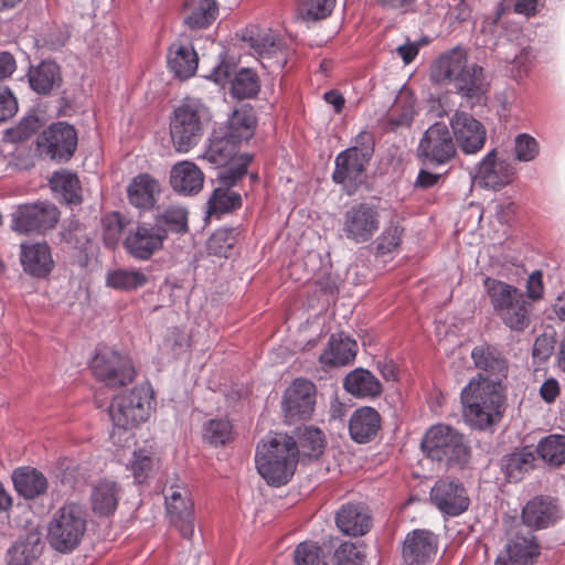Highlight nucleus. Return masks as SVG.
Here are the masks:
<instances>
[{
  "label": "nucleus",
  "instance_id": "a211bd4d",
  "mask_svg": "<svg viewBox=\"0 0 565 565\" xmlns=\"http://www.w3.org/2000/svg\"><path fill=\"white\" fill-rule=\"evenodd\" d=\"M167 230L160 224L140 223L124 241L127 252L136 259L147 260L163 247Z\"/></svg>",
  "mask_w": 565,
  "mask_h": 565
},
{
  "label": "nucleus",
  "instance_id": "6ab92c4d",
  "mask_svg": "<svg viewBox=\"0 0 565 565\" xmlns=\"http://www.w3.org/2000/svg\"><path fill=\"white\" fill-rule=\"evenodd\" d=\"M471 358L478 369V374L470 381L504 387L502 382L508 375V363L495 348L490 345L476 347L471 352Z\"/></svg>",
  "mask_w": 565,
  "mask_h": 565
},
{
  "label": "nucleus",
  "instance_id": "6e6d98bb",
  "mask_svg": "<svg viewBox=\"0 0 565 565\" xmlns=\"http://www.w3.org/2000/svg\"><path fill=\"white\" fill-rule=\"evenodd\" d=\"M414 103L409 98L403 102V96H399L388 113L387 121L392 129L398 127H409L414 119Z\"/></svg>",
  "mask_w": 565,
  "mask_h": 565
},
{
  "label": "nucleus",
  "instance_id": "49530a36",
  "mask_svg": "<svg viewBox=\"0 0 565 565\" xmlns=\"http://www.w3.org/2000/svg\"><path fill=\"white\" fill-rule=\"evenodd\" d=\"M536 452L544 462L559 467L565 462V436L550 435L543 438L536 447Z\"/></svg>",
  "mask_w": 565,
  "mask_h": 565
},
{
  "label": "nucleus",
  "instance_id": "2f4dec72",
  "mask_svg": "<svg viewBox=\"0 0 565 565\" xmlns=\"http://www.w3.org/2000/svg\"><path fill=\"white\" fill-rule=\"evenodd\" d=\"M204 174L199 167L190 161L175 163L170 172V184L179 193L193 195L203 188Z\"/></svg>",
  "mask_w": 565,
  "mask_h": 565
},
{
  "label": "nucleus",
  "instance_id": "338daca9",
  "mask_svg": "<svg viewBox=\"0 0 565 565\" xmlns=\"http://www.w3.org/2000/svg\"><path fill=\"white\" fill-rule=\"evenodd\" d=\"M40 126V120L35 115L25 116L19 125L14 128L13 134L15 135L17 140H25L32 134H34Z\"/></svg>",
  "mask_w": 565,
  "mask_h": 565
},
{
  "label": "nucleus",
  "instance_id": "ea45409f",
  "mask_svg": "<svg viewBox=\"0 0 565 565\" xmlns=\"http://www.w3.org/2000/svg\"><path fill=\"white\" fill-rule=\"evenodd\" d=\"M343 386L348 393L358 397H375L382 392L380 381L365 369L351 371L344 377Z\"/></svg>",
  "mask_w": 565,
  "mask_h": 565
},
{
  "label": "nucleus",
  "instance_id": "09e8293b",
  "mask_svg": "<svg viewBox=\"0 0 565 565\" xmlns=\"http://www.w3.org/2000/svg\"><path fill=\"white\" fill-rule=\"evenodd\" d=\"M335 0H299L297 18L306 22H316L329 17Z\"/></svg>",
  "mask_w": 565,
  "mask_h": 565
},
{
  "label": "nucleus",
  "instance_id": "7c9ffc66",
  "mask_svg": "<svg viewBox=\"0 0 565 565\" xmlns=\"http://www.w3.org/2000/svg\"><path fill=\"white\" fill-rule=\"evenodd\" d=\"M514 174L511 164L495 161V150L490 151L486 158L479 163L476 178L486 186L498 190L510 183Z\"/></svg>",
  "mask_w": 565,
  "mask_h": 565
},
{
  "label": "nucleus",
  "instance_id": "f3484780",
  "mask_svg": "<svg viewBox=\"0 0 565 565\" xmlns=\"http://www.w3.org/2000/svg\"><path fill=\"white\" fill-rule=\"evenodd\" d=\"M281 405L288 423L310 418L316 405L315 384L305 379H296L285 391Z\"/></svg>",
  "mask_w": 565,
  "mask_h": 565
},
{
  "label": "nucleus",
  "instance_id": "f704fd0d",
  "mask_svg": "<svg viewBox=\"0 0 565 565\" xmlns=\"http://www.w3.org/2000/svg\"><path fill=\"white\" fill-rule=\"evenodd\" d=\"M159 192L158 181L148 173L135 177L127 188L129 203L140 210L151 209Z\"/></svg>",
  "mask_w": 565,
  "mask_h": 565
},
{
  "label": "nucleus",
  "instance_id": "de8ad7c7",
  "mask_svg": "<svg viewBox=\"0 0 565 565\" xmlns=\"http://www.w3.org/2000/svg\"><path fill=\"white\" fill-rule=\"evenodd\" d=\"M107 286L120 290H134L145 286L148 277L137 269H117L107 275Z\"/></svg>",
  "mask_w": 565,
  "mask_h": 565
},
{
  "label": "nucleus",
  "instance_id": "20e7f679",
  "mask_svg": "<svg viewBox=\"0 0 565 565\" xmlns=\"http://www.w3.org/2000/svg\"><path fill=\"white\" fill-rule=\"evenodd\" d=\"M88 514L84 505L66 502L52 515L47 525V542L58 553L76 550L86 533Z\"/></svg>",
  "mask_w": 565,
  "mask_h": 565
},
{
  "label": "nucleus",
  "instance_id": "39448f33",
  "mask_svg": "<svg viewBox=\"0 0 565 565\" xmlns=\"http://www.w3.org/2000/svg\"><path fill=\"white\" fill-rule=\"evenodd\" d=\"M422 448L431 460L444 462L447 467L463 468L470 459V447L463 435L444 424L427 430Z\"/></svg>",
  "mask_w": 565,
  "mask_h": 565
},
{
  "label": "nucleus",
  "instance_id": "0e129e2a",
  "mask_svg": "<svg viewBox=\"0 0 565 565\" xmlns=\"http://www.w3.org/2000/svg\"><path fill=\"white\" fill-rule=\"evenodd\" d=\"M18 111V100L8 87H0V122L12 118Z\"/></svg>",
  "mask_w": 565,
  "mask_h": 565
},
{
  "label": "nucleus",
  "instance_id": "a878e982",
  "mask_svg": "<svg viewBox=\"0 0 565 565\" xmlns=\"http://www.w3.org/2000/svg\"><path fill=\"white\" fill-rule=\"evenodd\" d=\"M237 146L238 143L224 132L214 131L210 139V145L203 154V159L215 167L228 166L226 169H231L235 167L243 157H248L247 154L237 157Z\"/></svg>",
  "mask_w": 565,
  "mask_h": 565
},
{
  "label": "nucleus",
  "instance_id": "5fc2aeb1",
  "mask_svg": "<svg viewBox=\"0 0 565 565\" xmlns=\"http://www.w3.org/2000/svg\"><path fill=\"white\" fill-rule=\"evenodd\" d=\"M175 233L188 231V213L183 207L170 206L157 216L156 223Z\"/></svg>",
  "mask_w": 565,
  "mask_h": 565
},
{
  "label": "nucleus",
  "instance_id": "dca6fc26",
  "mask_svg": "<svg viewBox=\"0 0 565 565\" xmlns=\"http://www.w3.org/2000/svg\"><path fill=\"white\" fill-rule=\"evenodd\" d=\"M167 513L170 522L184 539L194 533V504L190 491L183 486L171 484L164 489Z\"/></svg>",
  "mask_w": 565,
  "mask_h": 565
},
{
  "label": "nucleus",
  "instance_id": "4d7b16f0",
  "mask_svg": "<svg viewBox=\"0 0 565 565\" xmlns=\"http://www.w3.org/2000/svg\"><path fill=\"white\" fill-rule=\"evenodd\" d=\"M296 565H327L321 547L312 542L300 543L294 552Z\"/></svg>",
  "mask_w": 565,
  "mask_h": 565
},
{
  "label": "nucleus",
  "instance_id": "5701e85b",
  "mask_svg": "<svg viewBox=\"0 0 565 565\" xmlns=\"http://www.w3.org/2000/svg\"><path fill=\"white\" fill-rule=\"evenodd\" d=\"M438 547L437 536L427 530H415L404 540L402 555L407 565H427Z\"/></svg>",
  "mask_w": 565,
  "mask_h": 565
},
{
  "label": "nucleus",
  "instance_id": "6e6552de",
  "mask_svg": "<svg viewBox=\"0 0 565 565\" xmlns=\"http://www.w3.org/2000/svg\"><path fill=\"white\" fill-rule=\"evenodd\" d=\"M90 367L98 381L113 388L125 386L135 377L130 359L109 348L97 350Z\"/></svg>",
  "mask_w": 565,
  "mask_h": 565
},
{
  "label": "nucleus",
  "instance_id": "603ef678",
  "mask_svg": "<svg viewBox=\"0 0 565 565\" xmlns=\"http://www.w3.org/2000/svg\"><path fill=\"white\" fill-rule=\"evenodd\" d=\"M237 235L238 233L235 228H220L215 231L207 241L210 254L227 258L237 243Z\"/></svg>",
  "mask_w": 565,
  "mask_h": 565
},
{
  "label": "nucleus",
  "instance_id": "a19ab883",
  "mask_svg": "<svg viewBox=\"0 0 565 565\" xmlns=\"http://www.w3.org/2000/svg\"><path fill=\"white\" fill-rule=\"evenodd\" d=\"M120 489L116 482L100 481L90 494L92 509L99 516H109L115 512L119 501Z\"/></svg>",
  "mask_w": 565,
  "mask_h": 565
},
{
  "label": "nucleus",
  "instance_id": "37998d69",
  "mask_svg": "<svg viewBox=\"0 0 565 565\" xmlns=\"http://www.w3.org/2000/svg\"><path fill=\"white\" fill-rule=\"evenodd\" d=\"M297 444V459H317L324 449L323 433L316 427H305L300 433Z\"/></svg>",
  "mask_w": 565,
  "mask_h": 565
},
{
  "label": "nucleus",
  "instance_id": "ddd939ff",
  "mask_svg": "<svg viewBox=\"0 0 565 565\" xmlns=\"http://www.w3.org/2000/svg\"><path fill=\"white\" fill-rule=\"evenodd\" d=\"M250 160V157H243L235 167L218 172L220 185L213 191L207 203L210 215L227 213L242 205L241 195L231 191V188L246 174Z\"/></svg>",
  "mask_w": 565,
  "mask_h": 565
},
{
  "label": "nucleus",
  "instance_id": "4c0bfd02",
  "mask_svg": "<svg viewBox=\"0 0 565 565\" xmlns=\"http://www.w3.org/2000/svg\"><path fill=\"white\" fill-rule=\"evenodd\" d=\"M12 481L17 492L25 499H34L47 490L45 476L36 469L24 467L15 469Z\"/></svg>",
  "mask_w": 565,
  "mask_h": 565
},
{
  "label": "nucleus",
  "instance_id": "b1692460",
  "mask_svg": "<svg viewBox=\"0 0 565 565\" xmlns=\"http://www.w3.org/2000/svg\"><path fill=\"white\" fill-rule=\"evenodd\" d=\"M469 66L468 55L461 47H454L440 54L430 65V78L439 85L455 84Z\"/></svg>",
  "mask_w": 565,
  "mask_h": 565
},
{
  "label": "nucleus",
  "instance_id": "58836bf2",
  "mask_svg": "<svg viewBox=\"0 0 565 565\" xmlns=\"http://www.w3.org/2000/svg\"><path fill=\"white\" fill-rule=\"evenodd\" d=\"M256 122L254 109L244 105L233 111L224 134L239 145L254 136Z\"/></svg>",
  "mask_w": 565,
  "mask_h": 565
},
{
  "label": "nucleus",
  "instance_id": "c85d7f7f",
  "mask_svg": "<svg viewBox=\"0 0 565 565\" xmlns=\"http://www.w3.org/2000/svg\"><path fill=\"white\" fill-rule=\"evenodd\" d=\"M381 428V416L372 407L364 406L355 409L349 420L351 438L359 444L371 441Z\"/></svg>",
  "mask_w": 565,
  "mask_h": 565
},
{
  "label": "nucleus",
  "instance_id": "052dcab7",
  "mask_svg": "<svg viewBox=\"0 0 565 565\" xmlns=\"http://www.w3.org/2000/svg\"><path fill=\"white\" fill-rule=\"evenodd\" d=\"M364 555L352 543L341 544L334 552V565H363Z\"/></svg>",
  "mask_w": 565,
  "mask_h": 565
},
{
  "label": "nucleus",
  "instance_id": "f03ea898",
  "mask_svg": "<svg viewBox=\"0 0 565 565\" xmlns=\"http://www.w3.org/2000/svg\"><path fill=\"white\" fill-rule=\"evenodd\" d=\"M460 398L463 418L473 429L488 430L501 422L505 411L504 387L469 381Z\"/></svg>",
  "mask_w": 565,
  "mask_h": 565
},
{
  "label": "nucleus",
  "instance_id": "8fccbe9b",
  "mask_svg": "<svg viewBox=\"0 0 565 565\" xmlns=\"http://www.w3.org/2000/svg\"><path fill=\"white\" fill-rule=\"evenodd\" d=\"M217 11L215 0H200L191 13L184 18V22L191 29H204L216 19Z\"/></svg>",
  "mask_w": 565,
  "mask_h": 565
},
{
  "label": "nucleus",
  "instance_id": "cd10ccee",
  "mask_svg": "<svg viewBox=\"0 0 565 565\" xmlns=\"http://www.w3.org/2000/svg\"><path fill=\"white\" fill-rule=\"evenodd\" d=\"M21 264L25 273L34 277H45L54 266L51 248L46 243L22 244Z\"/></svg>",
  "mask_w": 565,
  "mask_h": 565
},
{
  "label": "nucleus",
  "instance_id": "bf43d9fd",
  "mask_svg": "<svg viewBox=\"0 0 565 565\" xmlns=\"http://www.w3.org/2000/svg\"><path fill=\"white\" fill-rule=\"evenodd\" d=\"M153 468V458L146 454V451L140 450L134 452L130 469L137 483H143L152 473Z\"/></svg>",
  "mask_w": 565,
  "mask_h": 565
},
{
  "label": "nucleus",
  "instance_id": "9d476101",
  "mask_svg": "<svg viewBox=\"0 0 565 565\" xmlns=\"http://www.w3.org/2000/svg\"><path fill=\"white\" fill-rule=\"evenodd\" d=\"M13 231L43 234L55 227L60 218L57 207L49 202L19 205L12 213Z\"/></svg>",
  "mask_w": 565,
  "mask_h": 565
},
{
  "label": "nucleus",
  "instance_id": "c756f323",
  "mask_svg": "<svg viewBox=\"0 0 565 565\" xmlns=\"http://www.w3.org/2000/svg\"><path fill=\"white\" fill-rule=\"evenodd\" d=\"M337 526L347 535H364L371 527L369 510L361 503L343 505L335 516Z\"/></svg>",
  "mask_w": 565,
  "mask_h": 565
},
{
  "label": "nucleus",
  "instance_id": "412c9836",
  "mask_svg": "<svg viewBox=\"0 0 565 565\" xmlns=\"http://www.w3.org/2000/svg\"><path fill=\"white\" fill-rule=\"evenodd\" d=\"M433 503L445 514L463 513L470 503L463 484L456 479H439L430 490Z\"/></svg>",
  "mask_w": 565,
  "mask_h": 565
},
{
  "label": "nucleus",
  "instance_id": "69168bd1",
  "mask_svg": "<svg viewBox=\"0 0 565 565\" xmlns=\"http://www.w3.org/2000/svg\"><path fill=\"white\" fill-rule=\"evenodd\" d=\"M526 298L534 302L541 300L544 296V285L542 273L536 270L533 271L526 279V291L524 292Z\"/></svg>",
  "mask_w": 565,
  "mask_h": 565
},
{
  "label": "nucleus",
  "instance_id": "3c124183",
  "mask_svg": "<svg viewBox=\"0 0 565 565\" xmlns=\"http://www.w3.org/2000/svg\"><path fill=\"white\" fill-rule=\"evenodd\" d=\"M128 221L118 212H113L102 218V237L105 246L115 248L122 237Z\"/></svg>",
  "mask_w": 565,
  "mask_h": 565
},
{
  "label": "nucleus",
  "instance_id": "c9c22d12",
  "mask_svg": "<svg viewBox=\"0 0 565 565\" xmlns=\"http://www.w3.org/2000/svg\"><path fill=\"white\" fill-rule=\"evenodd\" d=\"M198 61V54L190 45L172 43L168 49V67L180 79H188L195 74Z\"/></svg>",
  "mask_w": 565,
  "mask_h": 565
},
{
  "label": "nucleus",
  "instance_id": "9b49d317",
  "mask_svg": "<svg viewBox=\"0 0 565 565\" xmlns=\"http://www.w3.org/2000/svg\"><path fill=\"white\" fill-rule=\"evenodd\" d=\"M109 416L118 428L130 429L145 422L149 416V402L142 387L114 398L109 406Z\"/></svg>",
  "mask_w": 565,
  "mask_h": 565
},
{
  "label": "nucleus",
  "instance_id": "0eeeda50",
  "mask_svg": "<svg viewBox=\"0 0 565 565\" xmlns=\"http://www.w3.org/2000/svg\"><path fill=\"white\" fill-rule=\"evenodd\" d=\"M374 142L369 132H361L356 145L340 152L335 158L332 179L341 184L348 194H353L365 179L366 166L373 154Z\"/></svg>",
  "mask_w": 565,
  "mask_h": 565
},
{
  "label": "nucleus",
  "instance_id": "aec40b11",
  "mask_svg": "<svg viewBox=\"0 0 565 565\" xmlns=\"http://www.w3.org/2000/svg\"><path fill=\"white\" fill-rule=\"evenodd\" d=\"M450 127L455 142L463 153L472 154L483 148L487 138L486 128L472 115L456 110L450 118Z\"/></svg>",
  "mask_w": 565,
  "mask_h": 565
},
{
  "label": "nucleus",
  "instance_id": "473e14b6",
  "mask_svg": "<svg viewBox=\"0 0 565 565\" xmlns=\"http://www.w3.org/2000/svg\"><path fill=\"white\" fill-rule=\"evenodd\" d=\"M242 40L260 58H271L282 50L281 41L270 29H262L257 25L246 28L242 33Z\"/></svg>",
  "mask_w": 565,
  "mask_h": 565
},
{
  "label": "nucleus",
  "instance_id": "a18cd8bd",
  "mask_svg": "<svg viewBox=\"0 0 565 565\" xmlns=\"http://www.w3.org/2000/svg\"><path fill=\"white\" fill-rule=\"evenodd\" d=\"M260 89L257 73L250 68H241L231 82V93L238 99L253 98Z\"/></svg>",
  "mask_w": 565,
  "mask_h": 565
},
{
  "label": "nucleus",
  "instance_id": "c03bdc74",
  "mask_svg": "<svg viewBox=\"0 0 565 565\" xmlns=\"http://www.w3.org/2000/svg\"><path fill=\"white\" fill-rule=\"evenodd\" d=\"M53 192L61 195L67 204H79L82 196L77 177L67 171L55 172L50 179Z\"/></svg>",
  "mask_w": 565,
  "mask_h": 565
},
{
  "label": "nucleus",
  "instance_id": "e2e57ef3",
  "mask_svg": "<svg viewBox=\"0 0 565 565\" xmlns=\"http://www.w3.org/2000/svg\"><path fill=\"white\" fill-rule=\"evenodd\" d=\"M555 340L552 335L540 334L533 344L532 355L539 363L545 362L553 353Z\"/></svg>",
  "mask_w": 565,
  "mask_h": 565
},
{
  "label": "nucleus",
  "instance_id": "79ce46f5",
  "mask_svg": "<svg viewBox=\"0 0 565 565\" xmlns=\"http://www.w3.org/2000/svg\"><path fill=\"white\" fill-rule=\"evenodd\" d=\"M534 461V450L531 447H524L520 451L505 455L501 460V467L508 480L516 482L533 469Z\"/></svg>",
  "mask_w": 565,
  "mask_h": 565
},
{
  "label": "nucleus",
  "instance_id": "1a4fd4ad",
  "mask_svg": "<svg viewBox=\"0 0 565 565\" xmlns=\"http://www.w3.org/2000/svg\"><path fill=\"white\" fill-rule=\"evenodd\" d=\"M457 146L454 137L444 122H435L423 135L417 156L424 163L443 166L456 158Z\"/></svg>",
  "mask_w": 565,
  "mask_h": 565
},
{
  "label": "nucleus",
  "instance_id": "423d86ee",
  "mask_svg": "<svg viewBox=\"0 0 565 565\" xmlns=\"http://www.w3.org/2000/svg\"><path fill=\"white\" fill-rule=\"evenodd\" d=\"M210 120L209 108L199 99H185L174 109L170 121V136L178 152H188L201 139L204 125Z\"/></svg>",
  "mask_w": 565,
  "mask_h": 565
},
{
  "label": "nucleus",
  "instance_id": "f257e3e1",
  "mask_svg": "<svg viewBox=\"0 0 565 565\" xmlns=\"http://www.w3.org/2000/svg\"><path fill=\"white\" fill-rule=\"evenodd\" d=\"M494 316L511 332L523 333L532 324L534 305L524 291L505 281L487 277L483 280Z\"/></svg>",
  "mask_w": 565,
  "mask_h": 565
},
{
  "label": "nucleus",
  "instance_id": "864d4df0",
  "mask_svg": "<svg viewBox=\"0 0 565 565\" xmlns=\"http://www.w3.org/2000/svg\"><path fill=\"white\" fill-rule=\"evenodd\" d=\"M233 438V426L230 420L211 419L204 427V439L214 446H223Z\"/></svg>",
  "mask_w": 565,
  "mask_h": 565
},
{
  "label": "nucleus",
  "instance_id": "680f3d73",
  "mask_svg": "<svg viewBox=\"0 0 565 565\" xmlns=\"http://www.w3.org/2000/svg\"><path fill=\"white\" fill-rule=\"evenodd\" d=\"M539 153L536 140L526 134H521L515 138V156L520 161H531Z\"/></svg>",
  "mask_w": 565,
  "mask_h": 565
},
{
  "label": "nucleus",
  "instance_id": "2eb2a0df",
  "mask_svg": "<svg viewBox=\"0 0 565 565\" xmlns=\"http://www.w3.org/2000/svg\"><path fill=\"white\" fill-rule=\"evenodd\" d=\"M539 555L540 545L533 532L515 523L508 530L505 553L497 558L495 565H533Z\"/></svg>",
  "mask_w": 565,
  "mask_h": 565
},
{
  "label": "nucleus",
  "instance_id": "4be33fe9",
  "mask_svg": "<svg viewBox=\"0 0 565 565\" xmlns=\"http://www.w3.org/2000/svg\"><path fill=\"white\" fill-rule=\"evenodd\" d=\"M562 515L561 507L556 499L548 495H536L531 499L522 509V521L532 532L546 529L556 523Z\"/></svg>",
  "mask_w": 565,
  "mask_h": 565
},
{
  "label": "nucleus",
  "instance_id": "13d9d810",
  "mask_svg": "<svg viewBox=\"0 0 565 565\" xmlns=\"http://www.w3.org/2000/svg\"><path fill=\"white\" fill-rule=\"evenodd\" d=\"M404 228L397 224H391L376 241V255H386L394 252L401 244Z\"/></svg>",
  "mask_w": 565,
  "mask_h": 565
},
{
  "label": "nucleus",
  "instance_id": "393cba45",
  "mask_svg": "<svg viewBox=\"0 0 565 565\" xmlns=\"http://www.w3.org/2000/svg\"><path fill=\"white\" fill-rule=\"evenodd\" d=\"M44 542L38 527H32L20 535L7 552L8 565H31L42 554Z\"/></svg>",
  "mask_w": 565,
  "mask_h": 565
},
{
  "label": "nucleus",
  "instance_id": "4468645a",
  "mask_svg": "<svg viewBox=\"0 0 565 565\" xmlns=\"http://www.w3.org/2000/svg\"><path fill=\"white\" fill-rule=\"evenodd\" d=\"M379 228L380 213L376 207L367 203L354 204L343 215L341 228L343 236L355 244L371 241Z\"/></svg>",
  "mask_w": 565,
  "mask_h": 565
},
{
  "label": "nucleus",
  "instance_id": "f8f14e48",
  "mask_svg": "<svg viewBox=\"0 0 565 565\" xmlns=\"http://www.w3.org/2000/svg\"><path fill=\"white\" fill-rule=\"evenodd\" d=\"M36 147L41 154L52 160L67 161L77 148V132L67 122L52 124L38 136Z\"/></svg>",
  "mask_w": 565,
  "mask_h": 565
},
{
  "label": "nucleus",
  "instance_id": "72a5a7b5",
  "mask_svg": "<svg viewBox=\"0 0 565 565\" xmlns=\"http://www.w3.org/2000/svg\"><path fill=\"white\" fill-rule=\"evenodd\" d=\"M358 351V344L343 332L332 334L328 348L320 355V362L329 366H341L351 363Z\"/></svg>",
  "mask_w": 565,
  "mask_h": 565
},
{
  "label": "nucleus",
  "instance_id": "7ed1b4c3",
  "mask_svg": "<svg viewBox=\"0 0 565 565\" xmlns=\"http://www.w3.org/2000/svg\"><path fill=\"white\" fill-rule=\"evenodd\" d=\"M256 468L266 482L274 487L286 484L296 471L298 463L296 440L277 434L257 446Z\"/></svg>",
  "mask_w": 565,
  "mask_h": 565
},
{
  "label": "nucleus",
  "instance_id": "e433bc0d",
  "mask_svg": "<svg viewBox=\"0 0 565 565\" xmlns=\"http://www.w3.org/2000/svg\"><path fill=\"white\" fill-rule=\"evenodd\" d=\"M454 86L462 97L479 102L488 90L483 68L477 64H469Z\"/></svg>",
  "mask_w": 565,
  "mask_h": 565
},
{
  "label": "nucleus",
  "instance_id": "bb28decb",
  "mask_svg": "<svg viewBox=\"0 0 565 565\" xmlns=\"http://www.w3.org/2000/svg\"><path fill=\"white\" fill-rule=\"evenodd\" d=\"M28 81L31 89L39 95H50L57 90L63 83L61 68L52 60H45L31 66L28 72Z\"/></svg>",
  "mask_w": 565,
  "mask_h": 565
},
{
  "label": "nucleus",
  "instance_id": "774afa93",
  "mask_svg": "<svg viewBox=\"0 0 565 565\" xmlns=\"http://www.w3.org/2000/svg\"><path fill=\"white\" fill-rule=\"evenodd\" d=\"M558 394L559 385L558 382L554 379L546 380L540 388L541 397L547 403L554 402Z\"/></svg>",
  "mask_w": 565,
  "mask_h": 565
}]
</instances>
